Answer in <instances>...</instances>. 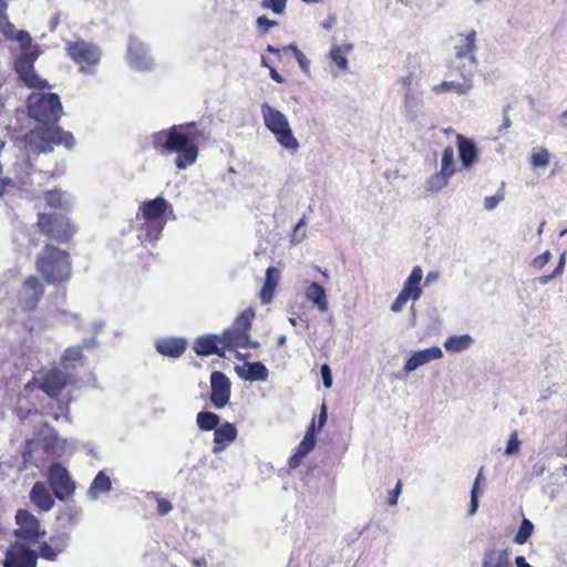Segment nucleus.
Wrapping results in <instances>:
<instances>
[{
	"label": "nucleus",
	"instance_id": "f257e3e1",
	"mask_svg": "<svg viewBox=\"0 0 567 567\" xmlns=\"http://www.w3.org/2000/svg\"><path fill=\"white\" fill-rule=\"evenodd\" d=\"M28 110L30 116L41 123L27 134V141L34 152L51 153L54 145H63L69 150L74 146L75 141L71 132L58 125H48L60 121L63 113L56 93H32L28 100Z\"/></svg>",
	"mask_w": 567,
	"mask_h": 567
},
{
	"label": "nucleus",
	"instance_id": "f03ea898",
	"mask_svg": "<svg viewBox=\"0 0 567 567\" xmlns=\"http://www.w3.org/2000/svg\"><path fill=\"white\" fill-rule=\"evenodd\" d=\"M205 133L196 122L173 125L152 134L153 148L161 155L175 154V165L185 169L194 165L199 155V143Z\"/></svg>",
	"mask_w": 567,
	"mask_h": 567
},
{
	"label": "nucleus",
	"instance_id": "7ed1b4c3",
	"mask_svg": "<svg viewBox=\"0 0 567 567\" xmlns=\"http://www.w3.org/2000/svg\"><path fill=\"white\" fill-rule=\"evenodd\" d=\"M35 269L49 285H63L72 277V259L69 251L47 243L35 258Z\"/></svg>",
	"mask_w": 567,
	"mask_h": 567
},
{
	"label": "nucleus",
	"instance_id": "20e7f679",
	"mask_svg": "<svg viewBox=\"0 0 567 567\" xmlns=\"http://www.w3.org/2000/svg\"><path fill=\"white\" fill-rule=\"evenodd\" d=\"M168 212H172V205L162 196L140 204L136 219L141 221L140 229L144 233L145 241L154 243L159 239Z\"/></svg>",
	"mask_w": 567,
	"mask_h": 567
},
{
	"label": "nucleus",
	"instance_id": "39448f33",
	"mask_svg": "<svg viewBox=\"0 0 567 567\" xmlns=\"http://www.w3.org/2000/svg\"><path fill=\"white\" fill-rule=\"evenodd\" d=\"M35 228L50 244L61 245L71 243L78 231L76 225L62 212L38 213Z\"/></svg>",
	"mask_w": 567,
	"mask_h": 567
},
{
	"label": "nucleus",
	"instance_id": "423d86ee",
	"mask_svg": "<svg viewBox=\"0 0 567 567\" xmlns=\"http://www.w3.org/2000/svg\"><path fill=\"white\" fill-rule=\"evenodd\" d=\"M255 311L251 308L244 310L234 321L231 327L227 328L219 334L220 342L226 350H236L238 348L250 349L257 348L258 342L250 340V330Z\"/></svg>",
	"mask_w": 567,
	"mask_h": 567
},
{
	"label": "nucleus",
	"instance_id": "0eeeda50",
	"mask_svg": "<svg viewBox=\"0 0 567 567\" xmlns=\"http://www.w3.org/2000/svg\"><path fill=\"white\" fill-rule=\"evenodd\" d=\"M261 114L266 127L276 136L277 142L291 151H297L299 142L293 136L287 117L268 103L261 105Z\"/></svg>",
	"mask_w": 567,
	"mask_h": 567
},
{
	"label": "nucleus",
	"instance_id": "6e6552de",
	"mask_svg": "<svg viewBox=\"0 0 567 567\" xmlns=\"http://www.w3.org/2000/svg\"><path fill=\"white\" fill-rule=\"evenodd\" d=\"M14 522L17 525L13 530L16 542L37 545L47 534L40 519L28 509H18Z\"/></svg>",
	"mask_w": 567,
	"mask_h": 567
},
{
	"label": "nucleus",
	"instance_id": "1a4fd4ad",
	"mask_svg": "<svg viewBox=\"0 0 567 567\" xmlns=\"http://www.w3.org/2000/svg\"><path fill=\"white\" fill-rule=\"evenodd\" d=\"M68 56L80 66L82 72L95 68L101 60L100 48L84 40L68 42L65 45Z\"/></svg>",
	"mask_w": 567,
	"mask_h": 567
},
{
	"label": "nucleus",
	"instance_id": "9d476101",
	"mask_svg": "<svg viewBox=\"0 0 567 567\" xmlns=\"http://www.w3.org/2000/svg\"><path fill=\"white\" fill-rule=\"evenodd\" d=\"M48 483L53 495L59 501L72 498L75 493V483L68 470L59 462L52 463L48 470Z\"/></svg>",
	"mask_w": 567,
	"mask_h": 567
},
{
	"label": "nucleus",
	"instance_id": "9b49d317",
	"mask_svg": "<svg viewBox=\"0 0 567 567\" xmlns=\"http://www.w3.org/2000/svg\"><path fill=\"white\" fill-rule=\"evenodd\" d=\"M30 544L14 542L7 550L3 567H37L38 554Z\"/></svg>",
	"mask_w": 567,
	"mask_h": 567
},
{
	"label": "nucleus",
	"instance_id": "f8f14e48",
	"mask_svg": "<svg viewBox=\"0 0 567 567\" xmlns=\"http://www.w3.org/2000/svg\"><path fill=\"white\" fill-rule=\"evenodd\" d=\"M37 55L32 53H25L20 55L14 62V70L19 75V79L31 89H45L49 84L45 80H42L34 71V61Z\"/></svg>",
	"mask_w": 567,
	"mask_h": 567
},
{
	"label": "nucleus",
	"instance_id": "ddd939ff",
	"mask_svg": "<svg viewBox=\"0 0 567 567\" xmlns=\"http://www.w3.org/2000/svg\"><path fill=\"white\" fill-rule=\"evenodd\" d=\"M69 383V373L59 368H52L41 377L38 388L48 396L56 399Z\"/></svg>",
	"mask_w": 567,
	"mask_h": 567
},
{
	"label": "nucleus",
	"instance_id": "4468645a",
	"mask_svg": "<svg viewBox=\"0 0 567 567\" xmlns=\"http://www.w3.org/2000/svg\"><path fill=\"white\" fill-rule=\"evenodd\" d=\"M210 403L215 409L225 408L230 400L231 383L227 375L220 371L210 374Z\"/></svg>",
	"mask_w": 567,
	"mask_h": 567
},
{
	"label": "nucleus",
	"instance_id": "2eb2a0df",
	"mask_svg": "<svg viewBox=\"0 0 567 567\" xmlns=\"http://www.w3.org/2000/svg\"><path fill=\"white\" fill-rule=\"evenodd\" d=\"M70 537L66 533H56L49 537L48 540L38 543V558H42L48 561H55L58 557L69 546Z\"/></svg>",
	"mask_w": 567,
	"mask_h": 567
},
{
	"label": "nucleus",
	"instance_id": "dca6fc26",
	"mask_svg": "<svg viewBox=\"0 0 567 567\" xmlns=\"http://www.w3.org/2000/svg\"><path fill=\"white\" fill-rule=\"evenodd\" d=\"M22 288L25 291L30 292L29 296L24 297L21 300V306H22L23 310H25V311L35 310V308L38 307L40 300L42 299V297L44 295L43 284L37 276L30 275L24 279V281L22 284Z\"/></svg>",
	"mask_w": 567,
	"mask_h": 567
},
{
	"label": "nucleus",
	"instance_id": "f3484780",
	"mask_svg": "<svg viewBox=\"0 0 567 567\" xmlns=\"http://www.w3.org/2000/svg\"><path fill=\"white\" fill-rule=\"evenodd\" d=\"M193 350L199 357L217 354L225 357L219 334H206L195 339Z\"/></svg>",
	"mask_w": 567,
	"mask_h": 567
},
{
	"label": "nucleus",
	"instance_id": "a211bd4d",
	"mask_svg": "<svg viewBox=\"0 0 567 567\" xmlns=\"http://www.w3.org/2000/svg\"><path fill=\"white\" fill-rule=\"evenodd\" d=\"M155 349L164 357L179 358L187 349V340L174 337L161 338L155 342Z\"/></svg>",
	"mask_w": 567,
	"mask_h": 567
},
{
	"label": "nucleus",
	"instance_id": "6ab92c4d",
	"mask_svg": "<svg viewBox=\"0 0 567 567\" xmlns=\"http://www.w3.org/2000/svg\"><path fill=\"white\" fill-rule=\"evenodd\" d=\"M31 503L40 512H49L54 506V495H52L49 488L42 482H35L29 494Z\"/></svg>",
	"mask_w": 567,
	"mask_h": 567
},
{
	"label": "nucleus",
	"instance_id": "aec40b11",
	"mask_svg": "<svg viewBox=\"0 0 567 567\" xmlns=\"http://www.w3.org/2000/svg\"><path fill=\"white\" fill-rule=\"evenodd\" d=\"M456 145L462 166L464 168H471L478 161V150L476 144L471 138L462 134H457Z\"/></svg>",
	"mask_w": 567,
	"mask_h": 567
},
{
	"label": "nucleus",
	"instance_id": "412c9836",
	"mask_svg": "<svg viewBox=\"0 0 567 567\" xmlns=\"http://www.w3.org/2000/svg\"><path fill=\"white\" fill-rule=\"evenodd\" d=\"M8 4L3 3L0 8V30L7 40L19 41L21 43H30L31 37L27 31H18L13 23L10 22L7 13Z\"/></svg>",
	"mask_w": 567,
	"mask_h": 567
},
{
	"label": "nucleus",
	"instance_id": "4be33fe9",
	"mask_svg": "<svg viewBox=\"0 0 567 567\" xmlns=\"http://www.w3.org/2000/svg\"><path fill=\"white\" fill-rule=\"evenodd\" d=\"M237 429L233 423L225 422L214 430V453L224 451L237 439Z\"/></svg>",
	"mask_w": 567,
	"mask_h": 567
},
{
	"label": "nucleus",
	"instance_id": "5701e85b",
	"mask_svg": "<svg viewBox=\"0 0 567 567\" xmlns=\"http://www.w3.org/2000/svg\"><path fill=\"white\" fill-rule=\"evenodd\" d=\"M443 357V352L439 347H431L427 349L415 351L404 364V370L411 372L416 370L419 367Z\"/></svg>",
	"mask_w": 567,
	"mask_h": 567
},
{
	"label": "nucleus",
	"instance_id": "b1692460",
	"mask_svg": "<svg viewBox=\"0 0 567 567\" xmlns=\"http://www.w3.org/2000/svg\"><path fill=\"white\" fill-rule=\"evenodd\" d=\"M279 279L280 271L278 268L269 267L266 270V278L259 293L262 303L267 305L272 300Z\"/></svg>",
	"mask_w": 567,
	"mask_h": 567
},
{
	"label": "nucleus",
	"instance_id": "393cba45",
	"mask_svg": "<svg viewBox=\"0 0 567 567\" xmlns=\"http://www.w3.org/2000/svg\"><path fill=\"white\" fill-rule=\"evenodd\" d=\"M305 297L307 300L311 301L320 312L328 311L329 302L326 289L321 285L317 282L308 285L305 289Z\"/></svg>",
	"mask_w": 567,
	"mask_h": 567
},
{
	"label": "nucleus",
	"instance_id": "a878e982",
	"mask_svg": "<svg viewBox=\"0 0 567 567\" xmlns=\"http://www.w3.org/2000/svg\"><path fill=\"white\" fill-rule=\"evenodd\" d=\"M45 207L54 210H66L68 199L61 188L48 189L42 193Z\"/></svg>",
	"mask_w": 567,
	"mask_h": 567
},
{
	"label": "nucleus",
	"instance_id": "bb28decb",
	"mask_svg": "<svg viewBox=\"0 0 567 567\" xmlns=\"http://www.w3.org/2000/svg\"><path fill=\"white\" fill-rule=\"evenodd\" d=\"M476 50V31L471 30L464 39V42L460 45L455 47V56L457 59H468L472 63H475V53Z\"/></svg>",
	"mask_w": 567,
	"mask_h": 567
},
{
	"label": "nucleus",
	"instance_id": "cd10ccee",
	"mask_svg": "<svg viewBox=\"0 0 567 567\" xmlns=\"http://www.w3.org/2000/svg\"><path fill=\"white\" fill-rule=\"evenodd\" d=\"M482 567H511L506 549H488L484 554Z\"/></svg>",
	"mask_w": 567,
	"mask_h": 567
},
{
	"label": "nucleus",
	"instance_id": "c85d7f7f",
	"mask_svg": "<svg viewBox=\"0 0 567 567\" xmlns=\"http://www.w3.org/2000/svg\"><path fill=\"white\" fill-rule=\"evenodd\" d=\"M421 295L422 289H411L410 287L403 285L402 290L399 292L398 297L391 305V310L394 312L401 311L409 299L415 301L421 297Z\"/></svg>",
	"mask_w": 567,
	"mask_h": 567
},
{
	"label": "nucleus",
	"instance_id": "c756f323",
	"mask_svg": "<svg viewBox=\"0 0 567 567\" xmlns=\"http://www.w3.org/2000/svg\"><path fill=\"white\" fill-rule=\"evenodd\" d=\"M111 488L112 483L109 475H106L103 471H100L93 478L89 488V493L93 497H97L102 493L110 492Z\"/></svg>",
	"mask_w": 567,
	"mask_h": 567
},
{
	"label": "nucleus",
	"instance_id": "7c9ffc66",
	"mask_svg": "<svg viewBox=\"0 0 567 567\" xmlns=\"http://www.w3.org/2000/svg\"><path fill=\"white\" fill-rule=\"evenodd\" d=\"M240 375L249 381H265L268 378V369L264 363L257 361L248 363L247 370L240 373Z\"/></svg>",
	"mask_w": 567,
	"mask_h": 567
},
{
	"label": "nucleus",
	"instance_id": "2f4dec72",
	"mask_svg": "<svg viewBox=\"0 0 567 567\" xmlns=\"http://www.w3.org/2000/svg\"><path fill=\"white\" fill-rule=\"evenodd\" d=\"M315 446H316V425H315V420H312L302 441L298 444L296 452H298V455L306 456L308 453H310L315 449Z\"/></svg>",
	"mask_w": 567,
	"mask_h": 567
},
{
	"label": "nucleus",
	"instance_id": "473e14b6",
	"mask_svg": "<svg viewBox=\"0 0 567 567\" xmlns=\"http://www.w3.org/2000/svg\"><path fill=\"white\" fill-rule=\"evenodd\" d=\"M471 343H472V338L467 334L452 336L445 340L444 348L449 352H461V351L470 348Z\"/></svg>",
	"mask_w": 567,
	"mask_h": 567
},
{
	"label": "nucleus",
	"instance_id": "72a5a7b5",
	"mask_svg": "<svg viewBox=\"0 0 567 567\" xmlns=\"http://www.w3.org/2000/svg\"><path fill=\"white\" fill-rule=\"evenodd\" d=\"M470 89L471 85L467 83H461L456 81H444L437 85H434L432 90L436 94L454 91L457 94L463 95L466 94Z\"/></svg>",
	"mask_w": 567,
	"mask_h": 567
},
{
	"label": "nucleus",
	"instance_id": "f704fd0d",
	"mask_svg": "<svg viewBox=\"0 0 567 567\" xmlns=\"http://www.w3.org/2000/svg\"><path fill=\"white\" fill-rule=\"evenodd\" d=\"M196 423L203 431L215 430L219 424V416L209 411H202L196 416Z\"/></svg>",
	"mask_w": 567,
	"mask_h": 567
},
{
	"label": "nucleus",
	"instance_id": "c9c22d12",
	"mask_svg": "<svg viewBox=\"0 0 567 567\" xmlns=\"http://www.w3.org/2000/svg\"><path fill=\"white\" fill-rule=\"evenodd\" d=\"M351 47L333 45L330 50L331 61L339 68V70L348 69L347 53Z\"/></svg>",
	"mask_w": 567,
	"mask_h": 567
},
{
	"label": "nucleus",
	"instance_id": "e433bc0d",
	"mask_svg": "<svg viewBox=\"0 0 567 567\" xmlns=\"http://www.w3.org/2000/svg\"><path fill=\"white\" fill-rule=\"evenodd\" d=\"M127 59L131 64L141 66L144 63V50L142 44L136 40H131L127 49Z\"/></svg>",
	"mask_w": 567,
	"mask_h": 567
},
{
	"label": "nucleus",
	"instance_id": "4c0bfd02",
	"mask_svg": "<svg viewBox=\"0 0 567 567\" xmlns=\"http://www.w3.org/2000/svg\"><path fill=\"white\" fill-rule=\"evenodd\" d=\"M440 172L451 177L455 173L454 150L452 146H446L443 150Z\"/></svg>",
	"mask_w": 567,
	"mask_h": 567
},
{
	"label": "nucleus",
	"instance_id": "58836bf2",
	"mask_svg": "<svg viewBox=\"0 0 567 567\" xmlns=\"http://www.w3.org/2000/svg\"><path fill=\"white\" fill-rule=\"evenodd\" d=\"M533 530H534L533 523L529 519L524 518L520 523V526H519L515 537H514V542L519 545L525 544L530 538Z\"/></svg>",
	"mask_w": 567,
	"mask_h": 567
},
{
	"label": "nucleus",
	"instance_id": "ea45409f",
	"mask_svg": "<svg viewBox=\"0 0 567 567\" xmlns=\"http://www.w3.org/2000/svg\"><path fill=\"white\" fill-rule=\"evenodd\" d=\"M549 161H550L549 152L544 147L534 150V152L530 155V164L534 167H546V166H548Z\"/></svg>",
	"mask_w": 567,
	"mask_h": 567
},
{
	"label": "nucleus",
	"instance_id": "a19ab883",
	"mask_svg": "<svg viewBox=\"0 0 567 567\" xmlns=\"http://www.w3.org/2000/svg\"><path fill=\"white\" fill-rule=\"evenodd\" d=\"M483 480H484L483 468H481L475 481H474V484H473V487L471 491V508H470L471 515L475 514L478 508L480 484Z\"/></svg>",
	"mask_w": 567,
	"mask_h": 567
},
{
	"label": "nucleus",
	"instance_id": "79ce46f5",
	"mask_svg": "<svg viewBox=\"0 0 567 567\" xmlns=\"http://www.w3.org/2000/svg\"><path fill=\"white\" fill-rule=\"evenodd\" d=\"M450 178L451 176L444 175L442 172L434 174L427 182L429 190L437 192L444 188L447 185Z\"/></svg>",
	"mask_w": 567,
	"mask_h": 567
},
{
	"label": "nucleus",
	"instance_id": "37998d69",
	"mask_svg": "<svg viewBox=\"0 0 567 567\" xmlns=\"http://www.w3.org/2000/svg\"><path fill=\"white\" fill-rule=\"evenodd\" d=\"M423 278V270L420 266H415L408 279L404 282V286L410 287L411 289H422L421 281Z\"/></svg>",
	"mask_w": 567,
	"mask_h": 567
},
{
	"label": "nucleus",
	"instance_id": "c03bdc74",
	"mask_svg": "<svg viewBox=\"0 0 567 567\" xmlns=\"http://www.w3.org/2000/svg\"><path fill=\"white\" fill-rule=\"evenodd\" d=\"M83 349L80 346L76 347H69L65 349L63 355H62V362H76L81 361L83 359Z\"/></svg>",
	"mask_w": 567,
	"mask_h": 567
},
{
	"label": "nucleus",
	"instance_id": "a18cd8bd",
	"mask_svg": "<svg viewBox=\"0 0 567 567\" xmlns=\"http://www.w3.org/2000/svg\"><path fill=\"white\" fill-rule=\"evenodd\" d=\"M504 186L505 183H502L501 189L497 192V194L493 196H486L484 198V207L487 210L494 209L499 203H502L505 199L504 195Z\"/></svg>",
	"mask_w": 567,
	"mask_h": 567
},
{
	"label": "nucleus",
	"instance_id": "49530a36",
	"mask_svg": "<svg viewBox=\"0 0 567 567\" xmlns=\"http://www.w3.org/2000/svg\"><path fill=\"white\" fill-rule=\"evenodd\" d=\"M261 7L271 10L274 13L281 14L287 7V0H262Z\"/></svg>",
	"mask_w": 567,
	"mask_h": 567
},
{
	"label": "nucleus",
	"instance_id": "de8ad7c7",
	"mask_svg": "<svg viewBox=\"0 0 567 567\" xmlns=\"http://www.w3.org/2000/svg\"><path fill=\"white\" fill-rule=\"evenodd\" d=\"M256 25L260 34L265 35L269 32V30L276 25H278V21L270 20L266 16L258 17L256 20Z\"/></svg>",
	"mask_w": 567,
	"mask_h": 567
},
{
	"label": "nucleus",
	"instance_id": "09e8293b",
	"mask_svg": "<svg viewBox=\"0 0 567 567\" xmlns=\"http://www.w3.org/2000/svg\"><path fill=\"white\" fill-rule=\"evenodd\" d=\"M565 262H566V256H565V252L560 256L559 258V262L557 265V267L555 268V270L550 274V275H546V276H542L538 278V281L543 285H546L547 282H549L553 278L557 277V276H560L563 274V270H564V266H565Z\"/></svg>",
	"mask_w": 567,
	"mask_h": 567
},
{
	"label": "nucleus",
	"instance_id": "8fccbe9b",
	"mask_svg": "<svg viewBox=\"0 0 567 567\" xmlns=\"http://www.w3.org/2000/svg\"><path fill=\"white\" fill-rule=\"evenodd\" d=\"M284 50L292 51V53H293L296 60L298 61L299 65L301 66V69L308 70L309 62H308L307 58L295 44H289V45L285 47Z\"/></svg>",
	"mask_w": 567,
	"mask_h": 567
},
{
	"label": "nucleus",
	"instance_id": "3c124183",
	"mask_svg": "<svg viewBox=\"0 0 567 567\" xmlns=\"http://www.w3.org/2000/svg\"><path fill=\"white\" fill-rule=\"evenodd\" d=\"M551 254L548 250H546L533 259L532 266L536 269H542L549 262Z\"/></svg>",
	"mask_w": 567,
	"mask_h": 567
},
{
	"label": "nucleus",
	"instance_id": "603ef678",
	"mask_svg": "<svg viewBox=\"0 0 567 567\" xmlns=\"http://www.w3.org/2000/svg\"><path fill=\"white\" fill-rule=\"evenodd\" d=\"M519 446H520V441L518 440L517 433L514 432L509 436L505 453L507 455L514 454V453L518 452Z\"/></svg>",
	"mask_w": 567,
	"mask_h": 567
},
{
	"label": "nucleus",
	"instance_id": "864d4df0",
	"mask_svg": "<svg viewBox=\"0 0 567 567\" xmlns=\"http://www.w3.org/2000/svg\"><path fill=\"white\" fill-rule=\"evenodd\" d=\"M157 514L164 516L173 509V505L166 498H156Z\"/></svg>",
	"mask_w": 567,
	"mask_h": 567
},
{
	"label": "nucleus",
	"instance_id": "5fc2aeb1",
	"mask_svg": "<svg viewBox=\"0 0 567 567\" xmlns=\"http://www.w3.org/2000/svg\"><path fill=\"white\" fill-rule=\"evenodd\" d=\"M401 488H402V483H401V481H399L396 483L395 487L389 492V496H388V501H386L388 505H390V506L396 505L399 495L401 493Z\"/></svg>",
	"mask_w": 567,
	"mask_h": 567
},
{
	"label": "nucleus",
	"instance_id": "6e6d98bb",
	"mask_svg": "<svg viewBox=\"0 0 567 567\" xmlns=\"http://www.w3.org/2000/svg\"><path fill=\"white\" fill-rule=\"evenodd\" d=\"M321 375H322L324 386L330 388L332 385V373H331V369L328 364H323L321 367Z\"/></svg>",
	"mask_w": 567,
	"mask_h": 567
},
{
	"label": "nucleus",
	"instance_id": "4d7b16f0",
	"mask_svg": "<svg viewBox=\"0 0 567 567\" xmlns=\"http://www.w3.org/2000/svg\"><path fill=\"white\" fill-rule=\"evenodd\" d=\"M32 445L33 440H27L24 451L22 452V458L24 463H30L33 458Z\"/></svg>",
	"mask_w": 567,
	"mask_h": 567
},
{
	"label": "nucleus",
	"instance_id": "13d9d810",
	"mask_svg": "<svg viewBox=\"0 0 567 567\" xmlns=\"http://www.w3.org/2000/svg\"><path fill=\"white\" fill-rule=\"evenodd\" d=\"M303 457L305 456L298 455V452L295 451V453L290 456V458L288 461L289 468L293 470V468L299 467Z\"/></svg>",
	"mask_w": 567,
	"mask_h": 567
},
{
	"label": "nucleus",
	"instance_id": "bf43d9fd",
	"mask_svg": "<svg viewBox=\"0 0 567 567\" xmlns=\"http://www.w3.org/2000/svg\"><path fill=\"white\" fill-rule=\"evenodd\" d=\"M327 419H328L327 406L324 403H322L321 409H320V414L318 417V430H321L326 425Z\"/></svg>",
	"mask_w": 567,
	"mask_h": 567
},
{
	"label": "nucleus",
	"instance_id": "052dcab7",
	"mask_svg": "<svg viewBox=\"0 0 567 567\" xmlns=\"http://www.w3.org/2000/svg\"><path fill=\"white\" fill-rule=\"evenodd\" d=\"M269 74L275 82L279 84L285 83V78L281 74H279L274 66H269Z\"/></svg>",
	"mask_w": 567,
	"mask_h": 567
},
{
	"label": "nucleus",
	"instance_id": "680f3d73",
	"mask_svg": "<svg viewBox=\"0 0 567 567\" xmlns=\"http://www.w3.org/2000/svg\"><path fill=\"white\" fill-rule=\"evenodd\" d=\"M515 563L517 567H530L523 556H517Z\"/></svg>",
	"mask_w": 567,
	"mask_h": 567
},
{
	"label": "nucleus",
	"instance_id": "e2e57ef3",
	"mask_svg": "<svg viewBox=\"0 0 567 567\" xmlns=\"http://www.w3.org/2000/svg\"><path fill=\"white\" fill-rule=\"evenodd\" d=\"M302 226H305V219H303V218H302V219H300V220L298 221V224L296 225V227H295V229H293L295 235H297V234H298V231L300 230V228H301Z\"/></svg>",
	"mask_w": 567,
	"mask_h": 567
},
{
	"label": "nucleus",
	"instance_id": "0e129e2a",
	"mask_svg": "<svg viewBox=\"0 0 567 567\" xmlns=\"http://www.w3.org/2000/svg\"><path fill=\"white\" fill-rule=\"evenodd\" d=\"M266 50H267L268 52H270V53H274V54H279V52H280V50H279V49L275 48V47H274V45H271V44H268Z\"/></svg>",
	"mask_w": 567,
	"mask_h": 567
},
{
	"label": "nucleus",
	"instance_id": "69168bd1",
	"mask_svg": "<svg viewBox=\"0 0 567 567\" xmlns=\"http://www.w3.org/2000/svg\"><path fill=\"white\" fill-rule=\"evenodd\" d=\"M286 340H287L286 336H284V334H282V336H280V337L278 338V340H277V344H278V347H282V346L286 343Z\"/></svg>",
	"mask_w": 567,
	"mask_h": 567
},
{
	"label": "nucleus",
	"instance_id": "338daca9",
	"mask_svg": "<svg viewBox=\"0 0 567 567\" xmlns=\"http://www.w3.org/2000/svg\"><path fill=\"white\" fill-rule=\"evenodd\" d=\"M194 565H196V566H198V567H199V566H202V565H205V559H204V558H203L202 560H199V559H195V560H194Z\"/></svg>",
	"mask_w": 567,
	"mask_h": 567
},
{
	"label": "nucleus",
	"instance_id": "774afa93",
	"mask_svg": "<svg viewBox=\"0 0 567 567\" xmlns=\"http://www.w3.org/2000/svg\"><path fill=\"white\" fill-rule=\"evenodd\" d=\"M261 63H262V65H264V66H266V68H268V69H269V66H271V65L267 62V60H266L265 58H262Z\"/></svg>",
	"mask_w": 567,
	"mask_h": 567
}]
</instances>
